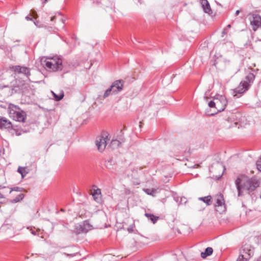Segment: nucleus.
<instances>
[{
  "label": "nucleus",
  "instance_id": "17",
  "mask_svg": "<svg viewBox=\"0 0 261 261\" xmlns=\"http://www.w3.org/2000/svg\"><path fill=\"white\" fill-rule=\"evenodd\" d=\"M145 216L149 219L153 224L155 223L157 220L159 219V217L155 216L153 214L145 213Z\"/></svg>",
  "mask_w": 261,
  "mask_h": 261
},
{
  "label": "nucleus",
  "instance_id": "30",
  "mask_svg": "<svg viewBox=\"0 0 261 261\" xmlns=\"http://www.w3.org/2000/svg\"><path fill=\"white\" fill-rule=\"evenodd\" d=\"M135 225L134 224H131L129 226V227L127 228V231L129 233H132L134 232V228H135Z\"/></svg>",
  "mask_w": 261,
  "mask_h": 261
},
{
  "label": "nucleus",
  "instance_id": "16",
  "mask_svg": "<svg viewBox=\"0 0 261 261\" xmlns=\"http://www.w3.org/2000/svg\"><path fill=\"white\" fill-rule=\"evenodd\" d=\"M198 200L204 202L206 205H210L212 203L211 196L199 197L198 198Z\"/></svg>",
  "mask_w": 261,
  "mask_h": 261
},
{
  "label": "nucleus",
  "instance_id": "18",
  "mask_svg": "<svg viewBox=\"0 0 261 261\" xmlns=\"http://www.w3.org/2000/svg\"><path fill=\"white\" fill-rule=\"evenodd\" d=\"M121 142H120L118 140H113L110 144V146L113 149L117 148L121 144Z\"/></svg>",
  "mask_w": 261,
  "mask_h": 261
},
{
  "label": "nucleus",
  "instance_id": "37",
  "mask_svg": "<svg viewBox=\"0 0 261 261\" xmlns=\"http://www.w3.org/2000/svg\"><path fill=\"white\" fill-rule=\"evenodd\" d=\"M48 1V0H42V3H43V4H44L46 3Z\"/></svg>",
  "mask_w": 261,
  "mask_h": 261
},
{
  "label": "nucleus",
  "instance_id": "32",
  "mask_svg": "<svg viewBox=\"0 0 261 261\" xmlns=\"http://www.w3.org/2000/svg\"><path fill=\"white\" fill-rule=\"evenodd\" d=\"M31 15L35 19H36L38 17L37 12L35 10H32Z\"/></svg>",
  "mask_w": 261,
  "mask_h": 261
},
{
  "label": "nucleus",
  "instance_id": "23",
  "mask_svg": "<svg viewBox=\"0 0 261 261\" xmlns=\"http://www.w3.org/2000/svg\"><path fill=\"white\" fill-rule=\"evenodd\" d=\"M223 205H224V199L223 196L221 195H220V198L217 199L216 206H222Z\"/></svg>",
  "mask_w": 261,
  "mask_h": 261
},
{
  "label": "nucleus",
  "instance_id": "25",
  "mask_svg": "<svg viewBox=\"0 0 261 261\" xmlns=\"http://www.w3.org/2000/svg\"><path fill=\"white\" fill-rule=\"evenodd\" d=\"M24 198V195L20 194L17 196L14 199L12 200L13 203H16L21 200Z\"/></svg>",
  "mask_w": 261,
  "mask_h": 261
},
{
  "label": "nucleus",
  "instance_id": "36",
  "mask_svg": "<svg viewBox=\"0 0 261 261\" xmlns=\"http://www.w3.org/2000/svg\"><path fill=\"white\" fill-rule=\"evenodd\" d=\"M34 24L36 26L40 27V26L38 25L39 21H34Z\"/></svg>",
  "mask_w": 261,
  "mask_h": 261
},
{
  "label": "nucleus",
  "instance_id": "2",
  "mask_svg": "<svg viewBox=\"0 0 261 261\" xmlns=\"http://www.w3.org/2000/svg\"><path fill=\"white\" fill-rule=\"evenodd\" d=\"M255 75L253 73H249L245 76L244 80L242 81L239 85L234 89L236 94H242L246 92L253 83Z\"/></svg>",
  "mask_w": 261,
  "mask_h": 261
},
{
  "label": "nucleus",
  "instance_id": "43",
  "mask_svg": "<svg viewBox=\"0 0 261 261\" xmlns=\"http://www.w3.org/2000/svg\"><path fill=\"white\" fill-rule=\"evenodd\" d=\"M93 187H94V188H95V187H96V186H95V185H93Z\"/></svg>",
  "mask_w": 261,
  "mask_h": 261
},
{
  "label": "nucleus",
  "instance_id": "34",
  "mask_svg": "<svg viewBox=\"0 0 261 261\" xmlns=\"http://www.w3.org/2000/svg\"><path fill=\"white\" fill-rule=\"evenodd\" d=\"M25 19L27 20H33V18L32 17H30V16H27L25 17Z\"/></svg>",
  "mask_w": 261,
  "mask_h": 261
},
{
  "label": "nucleus",
  "instance_id": "3",
  "mask_svg": "<svg viewBox=\"0 0 261 261\" xmlns=\"http://www.w3.org/2000/svg\"><path fill=\"white\" fill-rule=\"evenodd\" d=\"M227 103V101L226 97L223 95H218L217 97L214 98V100H211L208 102V105L210 108H215L217 112L223 111Z\"/></svg>",
  "mask_w": 261,
  "mask_h": 261
},
{
  "label": "nucleus",
  "instance_id": "26",
  "mask_svg": "<svg viewBox=\"0 0 261 261\" xmlns=\"http://www.w3.org/2000/svg\"><path fill=\"white\" fill-rule=\"evenodd\" d=\"M113 90L111 89V87H110L109 88H108L105 92L103 94V97L106 98L108 97L111 94H113Z\"/></svg>",
  "mask_w": 261,
  "mask_h": 261
},
{
  "label": "nucleus",
  "instance_id": "40",
  "mask_svg": "<svg viewBox=\"0 0 261 261\" xmlns=\"http://www.w3.org/2000/svg\"><path fill=\"white\" fill-rule=\"evenodd\" d=\"M0 198H4V196L2 194L0 193Z\"/></svg>",
  "mask_w": 261,
  "mask_h": 261
},
{
  "label": "nucleus",
  "instance_id": "41",
  "mask_svg": "<svg viewBox=\"0 0 261 261\" xmlns=\"http://www.w3.org/2000/svg\"><path fill=\"white\" fill-rule=\"evenodd\" d=\"M1 107L2 108H6V106H4V105H1Z\"/></svg>",
  "mask_w": 261,
  "mask_h": 261
},
{
  "label": "nucleus",
  "instance_id": "24",
  "mask_svg": "<svg viewBox=\"0 0 261 261\" xmlns=\"http://www.w3.org/2000/svg\"><path fill=\"white\" fill-rule=\"evenodd\" d=\"M25 168L21 167H19L17 169L18 172L21 174L22 177H24L28 173V172L25 171Z\"/></svg>",
  "mask_w": 261,
  "mask_h": 261
},
{
  "label": "nucleus",
  "instance_id": "15",
  "mask_svg": "<svg viewBox=\"0 0 261 261\" xmlns=\"http://www.w3.org/2000/svg\"><path fill=\"white\" fill-rule=\"evenodd\" d=\"M213 252V249L212 247H207L204 252H202L201 253V257L202 258H205L208 256H210L212 254Z\"/></svg>",
  "mask_w": 261,
  "mask_h": 261
},
{
  "label": "nucleus",
  "instance_id": "33",
  "mask_svg": "<svg viewBox=\"0 0 261 261\" xmlns=\"http://www.w3.org/2000/svg\"><path fill=\"white\" fill-rule=\"evenodd\" d=\"M15 131V134L17 136H19L21 135V133L19 132V130H18V129H13Z\"/></svg>",
  "mask_w": 261,
  "mask_h": 261
},
{
  "label": "nucleus",
  "instance_id": "10",
  "mask_svg": "<svg viewBox=\"0 0 261 261\" xmlns=\"http://www.w3.org/2000/svg\"><path fill=\"white\" fill-rule=\"evenodd\" d=\"M0 128L1 129H12L13 126L11 122L6 118L0 116Z\"/></svg>",
  "mask_w": 261,
  "mask_h": 261
},
{
  "label": "nucleus",
  "instance_id": "1",
  "mask_svg": "<svg viewBox=\"0 0 261 261\" xmlns=\"http://www.w3.org/2000/svg\"><path fill=\"white\" fill-rule=\"evenodd\" d=\"M235 184L238 191V196H241L244 190L252 192L259 186L258 180L255 178H249L244 175L239 176Z\"/></svg>",
  "mask_w": 261,
  "mask_h": 261
},
{
  "label": "nucleus",
  "instance_id": "13",
  "mask_svg": "<svg viewBox=\"0 0 261 261\" xmlns=\"http://www.w3.org/2000/svg\"><path fill=\"white\" fill-rule=\"evenodd\" d=\"M200 2L204 12L209 14H212V10L208 1L207 0H200Z\"/></svg>",
  "mask_w": 261,
  "mask_h": 261
},
{
  "label": "nucleus",
  "instance_id": "35",
  "mask_svg": "<svg viewBox=\"0 0 261 261\" xmlns=\"http://www.w3.org/2000/svg\"><path fill=\"white\" fill-rule=\"evenodd\" d=\"M67 256H70V257H72V256H74L75 255V253H74V254H67L66 253L65 254Z\"/></svg>",
  "mask_w": 261,
  "mask_h": 261
},
{
  "label": "nucleus",
  "instance_id": "9",
  "mask_svg": "<svg viewBox=\"0 0 261 261\" xmlns=\"http://www.w3.org/2000/svg\"><path fill=\"white\" fill-rule=\"evenodd\" d=\"M252 19L250 20L251 24L253 26V30L255 31L261 26V17L257 14H253Z\"/></svg>",
  "mask_w": 261,
  "mask_h": 261
},
{
  "label": "nucleus",
  "instance_id": "38",
  "mask_svg": "<svg viewBox=\"0 0 261 261\" xmlns=\"http://www.w3.org/2000/svg\"><path fill=\"white\" fill-rule=\"evenodd\" d=\"M240 11L239 10H237L236 12V15H239V14L240 13Z\"/></svg>",
  "mask_w": 261,
  "mask_h": 261
},
{
  "label": "nucleus",
  "instance_id": "27",
  "mask_svg": "<svg viewBox=\"0 0 261 261\" xmlns=\"http://www.w3.org/2000/svg\"><path fill=\"white\" fill-rule=\"evenodd\" d=\"M112 162V160H111V159L106 162L105 166L108 169H112V167H111Z\"/></svg>",
  "mask_w": 261,
  "mask_h": 261
},
{
  "label": "nucleus",
  "instance_id": "21",
  "mask_svg": "<svg viewBox=\"0 0 261 261\" xmlns=\"http://www.w3.org/2000/svg\"><path fill=\"white\" fill-rule=\"evenodd\" d=\"M83 226V229L85 231H88L89 230H90L92 228V226L89 223V222L88 221H84Z\"/></svg>",
  "mask_w": 261,
  "mask_h": 261
},
{
  "label": "nucleus",
  "instance_id": "5",
  "mask_svg": "<svg viewBox=\"0 0 261 261\" xmlns=\"http://www.w3.org/2000/svg\"><path fill=\"white\" fill-rule=\"evenodd\" d=\"M10 68L15 73L23 74L30 81H31L29 79L30 76L31 75L30 69L29 68L25 66L15 65L12 66Z\"/></svg>",
  "mask_w": 261,
  "mask_h": 261
},
{
  "label": "nucleus",
  "instance_id": "28",
  "mask_svg": "<svg viewBox=\"0 0 261 261\" xmlns=\"http://www.w3.org/2000/svg\"><path fill=\"white\" fill-rule=\"evenodd\" d=\"M256 166L257 170L261 172V158L260 160H258L256 162Z\"/></svg>",
  "mask_w": 261,
  "mask_h": 261
},
{
  "label": "nucleus",
  "instance_id": "4",
  "mask_svg": "<svg viewBox=\"0 0 261 261\" xmlns=\"http://www.w3.org/2000/svg\"><path fill=\"white\" fill-rule=\"evenodd\" d=\"M107 139L108 136L105 133L97 137L95 144L99 151L102 152L105 149L107 144Z\"/></svg>",
  "mask_w": 261,
  "mask_h": 261
},
{
  "label": "nucleus",
  "instance_id": "14",
  "mask_svg": "<svg viewBox=\"0 0 261 261\" xmlns=\"http://www.w3.org/2000/svg\"><path fill=\"white\" fill-rule=\"evenodd\" d=\"M92 195L96 202H99L101 201V190L100 189H94Z\"/></svg>",
  "mask_w": 261,
  "mask_h": 261
},
{
  "label": "nucleus",
  "instance_id": "8",
  "mask_svg": "<svg viewBox=\"0 0 261 261\" xmlns=\"http://www.w3.org/2000/svg\"><path fill=\"white\" fill-rule=\"evenodd\" d=\"M114 94L120 92L123 88V81L122 80H116L111 86Z\"/></svg>",
  "mask_w": 261,
  "mask_h": 261
},
{
  "label": "nucleus",
  "instance_id": "42",
  "mask_svg": "<svg viewBox=\"0 0 261 261\" xmlns=\"http://www.w3.org/2000/svg\"><path fill=\"white\" fill-rule=\"evenodd\" d=\"M230 27H231V25L230 24H228L227 26V28H230Z\"/></svg>",
  "mask_w": 261,
  "mask_h": 261
},
{
  "label": "nucleus",
  "instance_id": "22",
  "mask_svg": "<svg viewBox=\"0 0 261 261\" xmlns=\"http://www.w3.org/2000/svg\"><path fill=\"white\" fill-rule=\"evenodd\" d=\"M58 17H59V19L60 20V21L61 22V23L63 24V25H62V27L64 28V22H65V20L64 19V18L62 17V16L60 15V13H59L58 15V16H54L53 17H52L51 18V21H54L55 19H56Z\"/></svg>",
  "mask_w": 261,
  "mask_h": 261
},
{
  "label": "nucleus",
  "instance_id": "7",
  "mask_svg": "<svg viewBox=\"0 0 261 261\" xmlns=\"http://www.w3.org/2000/svg\"><path fill=\"white\" fill-rule=\"evenodd\" d=\"M243 253L245 254L240 255L238 259V261H247L248 258L253 256V250L249 248L248 246H244L243 248Z\"/></svg>",
  "mask_w": 261,
  "mask_h": 261
},
{
  "label": "nucleus",
  "instance_id": "6",
  "mask_svg": "<svg viewBox=\"0 0 261 261\" xmlns=\"http://www.w3.org/2000/svg\"><path fill=\"white\" fill-rule=\"evenodd\" d=\"M45 66L47 68L54 71L61 70L63 68L62 62L60 59L57 61L54 60L51 61H46Z\"/></svg>",
  "mask_w": 261,
  "mask_h": 261
},
{
  "label": "nucleus",
  "instance_id": "11",
  "mask_svg": "<svg viewBox=\"0 0 261 261\" xmlns=\"http://www.w3.org/2000/svg\"><path fill=\"white\" fill-rule=\"evenodd\" d=\"M26 117L27 115L25 112L20 109L19 111H18V112L13 116L12 118L17 121L24 122Z\"/></svg>",
  "mask_w": 261,
  "mask_h": 261
},
{
  "label": "nucleus",
  "instance_id": "39",
  "mask_svg": "<svg viewBox=\"0 0 261 261\" xmlns=\"http://www.w3.org/2000/svg\"><path fill=\"white\" fill-rule=\"evenodd\" d=\"M222 34L223 35H224L226 34V32H225V30H223V32H222ZM223 36V35H222V37Z\"/></svg>",
  "mask_w": 261,
  "mask_h": 261
},
{
  "label": "nucleus",
  "instance_id": "31",
  "mask_svg": "<svg viewBox=\"0 0 261 261\" xmlns=\"http://www.w3.org/2000/svg\"><path fill=\"white\" fill-rule=\"evenodd\" d=\"M22 188L18 187H14V188H13L11 189V190L10 191V193H11V192L13 191L21 192L22 191Z\"/></svg>",
  "mask_w": 261,
  "mask_h": 261
},
{
  "label": "nucleus",
  "instance_id": "12",
  "mask_svg": "<svg viewBox=\"0 0 261 261\" xmlns=\"http://www.w3.org/2000/svg\"><path fill=\"white\" fill-rule=\"evenodd\" d=\"M19 109L20 108L18 106L12 103H9L8 107V112L10 117L12 118Z\"/></svg>",
  "mask_w": 261,
  "mask_h": 261
},
{
  "label": "nucleus",
  "instance_id": "19",
  "mask_svg": "<svg viewBox=\"0 0 261 261\" xmlns=\"http://www.w3.org/2000/svg\"><path fill=\"white\" fill-rule=\"evenodd\" d=\"M51 93L54 96V99L56 101L61 100L64 96V92L63 91H61L59 94H57L53 91H51Z\"/></svg>",
  "mask_w": 261,
  "mask_h": 261
},
{
  "label": "nucleus",
  "instance_id": "29",
  "mask_svg": "<svg viewBox=\"0 0 261 261\" xmlns=\"http://www.w3.org/2000/svg\"><path fill=\"white\" fill-rule=\"evenodd\" d=\"M187 202V199L185 197H182L180 198V201H179V203L180 204H185Z\"/></svg>",
  "mask_w": 261,
  "mask_h": 261
},
{
  "label": "nucleus",
  "instance_id": "20",
  "mask_svg": "<svg viewBox=\"0 0 261 261\" xmlns=\"http://www.w3.org/2000/svg\"><path fill=\"white\" fill-rule=\"evenodd\" d=\"M144 191L149 195L154 196L156 192V190L154 189H144Z\"/></svg>",
  "mask_w": 261,
  "mask_h": 261
}]
</instances>
